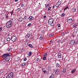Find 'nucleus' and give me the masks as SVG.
Returning a JSON list of instances; mask_svg holds the SVG:
<instances>
[{
    "mask_svg": "<svg viewBox=\"0 0 78 78\" xmlns=\"http://www.w3.org/2000/svg\"><path fill=\"white\" fill-rule=\"evenodd\" d=\"M12 25V22L11 21H9L8 22L6 23V27L8 28H10Z\"/></svg>",
    "mask_w": 78,
    "mask_h": 78,
    "instance_id": "1",
    "label": "nucleus"
},
{
    "mask_svg": "<svg viewBox=\"0 0 78 78\" xmlns=\"http://www.w3.org/2000/svg\"><path fill=\"white\" fill-rule=\"evenodd\" d=\"M11 53L9 54H4L2 55V57H4L6 58V57H7V56H11Z\"/></svg>",
    "mask_w": 78,
    "mask_h": 78,
    "instance_id": "2",
    "label": "nucleus"
},
{
    "mask_svg": "<svg viewBox=\"0 0 78 78\" xmlns=\"http://www.w3.org/2000/svg\"><path fill=\"white\" fill-rule=\"evenodd\" d=\"M16 39H17V37L15 36H13L11 38V40L13 42H15Z\"/></svg>",
    "mask_w": 78,
    "mask_h": 78,
    "instance_id": "3",
    "label": "nucleus"
},
{
    "mask_svg": "<svg viewBox=\"0 0 78 78\" xmlns=\"http://www.w3.org/2000/svg\"><path fill=\"white\" fill-rule=\"evenodd\" d=\"M73 22V19H70L68 20V23H72Z\"/></svg>",
    "mask_w": 78,
    "mask_h": 78,
    "instance_id": "4",
    "label": "nucleus"
},
{
    "mask_svg": "<svg viewBox=\"0 0 78 78\" xmlns=\"http://www.w3.org/2000/svg\"><path fill=\"white\" fill-rule=\"evenodd\" d=\"M51 21H49L50 22V25H51V26H53V19H51Z\"/></svg>",
    "mask_w": 78,
    "mask_h": 78,
    "instance_id": "5",
    "label": "nucleus"
},
{
    "mask_svg": "<svg viewBox=\"0 0 78 78\" xmlns=\"http://www.w3.org/2000/svg\"><path fill=\"white\" fill-rule=\"evenodd\" d=\"M8 76V77H9V78H12V77L13 76V73H9V74Z\"/></svg>",
    "mask_w": 78,
    "mask_h": 78,
    "instance_id": "6",
    "label": "nucleus"
},
{
    "mask_svg": "<svg viewBox=\"0 0 78 78\" xmlns=\"http://www.w3.org/2000/svg\"><path fill=\"white\" fill-rule=\"evenodd\" d=\"M59 69H56V70L55 71V75H57V74H58V73H59Z\"/></svg>",
    "mask_w": 78,
    "mask_h": 78,
    "instance_id": "7",
    "label": "nucleus"
},
{
    "mask_svg": "<svg viewBox=\"0 0 78 78\" xmlns=\"http://www.w3.org/2000/svg\"><path fill=\"white\" fill-rule=\"evenodd\" d=\"M70 43L72 45H73L75 44V41L74 40H72L70 42Z\"/></svg>",
    "mask_w": 78,
    "mask_h": 78,
    "instance_id": "8",
    "label": "nucleus"
},
{
    "mask_svg": "<svg viewBox=\"0 0 78 78\" xmlns=\"http://www.w3.org/2000/svg\"><path fill=\"white\" fill-rule=\"evenodd\" d=\"M10 59V56H8V57H7L5 58V61L7 62H8L9 61Z\"/></svg>",
    "mask_w": 78,
    "mask_h": 78,
    "instance_id": "9",
    "label": "nucleus"
},
{
    "mask_svg": "<svg viewBox=\"0 0 78 78\" xmlns=\"http://www.w3.org/2000/svg\"><path fill=\"white\" fill-rule=\"evenodd\" d=\"M29 20H32L34 19V18L33 16H30L29 17Z\"/></svg>",
    "mask_w": 78,
    "mask_h": 78,
    "instance_id": "10",
    "label": "nucleus"
},
{
    "mask_svg": "<svg viewBox=\"0 0 78 78\" xmlns=\"http://www.w3.org/2000/svg\"><path fill=\"white\" fill-rule=\"evenodd\" d=\"M27 55L29 56H31V55H32V52H30L27 53Z\"/></svg>",
    "mask_w": 78,
    "mask_h": 78,
    "instance_id": "11",
    "label": "nucleus"
},
{
    "mask_svg": "<svg viewBox=\"0 0 78 78\" xmlns=\"http://www.w3.org/2000/svg\"><path fill=\"white\" fill-rule=\"evenodd\" d=\"M58 57L59 58H61V56H62V55L61 53H58Z\"/></svg>",
    "mask_w": 78,
    "mask_h": 78,
    "instance_id": "12",
    "label": "nucleus"
},
{
    "mask_svg": "<svg viewBox=\"0 0 78 78\" xmlns=\"http://www.w3.org/2000/svg\"><path fill=\"white\" fill-rule=\"evenodd\" d=\"M23 20V19L22 18H20L19 21V22H22Z\"/></svg>",
    "mask_w": 78,
    "mask_h": 78,
    "instance_id": "13",
    "label": "nucleus"
},
{
    "mask_svg": "<svg viewBox=\"0 0 78 78\" xmlns=\"http://www.w3.org/2000/svg\"><path fill=\"white\" fill-rule=\"evenodd\" d=\"M27 36L29 37H30V36H31V33L30 32H29L27 34Z\"/></svg>",
    "mask_w": 78,
    "mask_h": 78,
    "instance_id": "14",
    "label": "nucleus"
},
{
    "mask_svg": "<svg viewBox=\"0 0 78 78\" xmlns=\"http://www.w3.org/2000/svg\"><path fill=\"white\" fill-rule=\"evenodd\" d=\"M40 61V59H39V58H37L35 60V62L37 63L38 62H39Z\"/></svg>",
    "mask_w": 78,
    "mask_h": 78,
    "instance_id": "15",
    "label": "nucleus"
},
{
    "mask_svg": "<svg viewBox=\"0 0 78 78\" xmlns=\"http://www.w3.org/2000/svg\"><path fill=\"white\" fill-rule=\"evenodd\" d=\"M54 35V34H50L49 35V37H52V36H53Z\"/></svg>",
    "mask_w": 78,
    "mask_h": 78,
    "instance_id": "16",
    "label": "nucleus"
},
{
    "mask_svg": "<svg viewBox=\"0 0 78 78\" xmlns=\"http://www.w3.org/2000/svg\"><path fill=\"white\" fill-rule=\"evenodd\" d=\"M47 53H48V54H49V53H48V51L47 53H44V56H45V57L46 56H47Z\"/></svg>",
    "mask_w": 78,
    "mask_h": 78,
    "instance_id": "17",
    "label": "nucleus"
},
{
    "mask_svg": "<svg viewBox=\"0 0 78 78\" xmlns=\"http://www.w3.org/2000/svg\"><path fill=\"white\" fill-rule=\"evenodd\" d=\"M26 65L25 63H23L22 64L21 66L22 67H25Z\"/></svg>",
    "mask_w": 78,
    "mask_h": 78,
    "instance_id": "18",
    "label": "nucleus"
},
{
    "mask_svg": "<svg viewBox=\"0 0 78 78\" xmlns=\"http://www.w3.org/2000/svg\"><path fill=\"white\" fill-rule=\"evenodd\" d=\"M28 44V42H26L25 43L24 47H26V46H27Z\"/></svg>",
    "mask_w": 78,
    "mask_h": 78,
    "instance_id": "19",
    "label": "nucleus"
},
{
    "mask_svg": "<svg viewBox=\"0 0 78 78\" xmlns=\"http://www.w3.org/2000/svg\"><path fill=\"white\" fill-rule=\"evenodd\" d=\"M55 6L56 8H58V6H59V4L57 3L55 5Z\"/></svg>",
    "mask_w": 78,
    "mask_h": 78,
    "instance_id": "20",
    "label": "nucleus"
},
{
    "mask_svg": "<svg viewBox=\"0 0 78 78\" xmlns=\"http://www.w3.org/2000/svg\"><path fill=\"white\" fill-rule=\"evenodd\" d=\"M73 25H74V27H76L78 26V25L77 24V23H75Z\"/></svg>",
    "mask_w": 78,
    "mask_h": 78,
    "instance_id": "21",
    "label": "nucleus"
},
{
    "mask_svg": "<svg viewBox=\"0 0 78 78\" xmlns=\"http://www.w3.org/2000/svg\"><path fill=\"white\" fill-rule=\"evenodd\" d=\"M56 67H59V64L58 63H57L56 64Z\"/></svg>",
    "mask_w": 78,
    "mask_h": 78,
    "instance_id": "22",
    "label": "nucleus"
},
{
    "mask_svg": "<svg viewBox=\"0 0 78 78\" xmlns=\"http://www.w3.org/2000/svg\"><path fill=\"white\" fill-rule=\"evenodd\" d=\"M51 66H49V72H51Z\"/></svg>",
    "mask_w": 78,
    "mask_h": 78,
    "instance_id": "23",
    "label": "nucleus"
},
{
    "mask_svg": "<svg viewBox=\"0 0 78 78\" xmlns=\"http://www.w3.org/2000/svg\"><path fill=\"white\" fill-rule=\"evenodd\" d=\"M68 9V6L66 7L64 9V11H65L66 10H67V9Z\"/></svg>",
    "mask_w": 78,
    "mask_h": 78,
    "instance_id": "24",
    "label": "nucleus"
},
{
    "mask_svg": "<svg viewBox=\"0 0 78 78\" xmlns=\"http://www.w3.org/2000/svg\"><path fill=\"white\" fill-rule=\"evenodd\" d=\"M29 47H30V48H33V46L31 44H29Z\"/></svg>",
    "mask_w": 78,
    "mask_h": 78,
    "instance_id": "25",
    "label": "nucleus"
},
{
    "mask_svg": "<svg viewBox=\"0 0 78 78\" xmlns=\"http://www.w3.org/2000/svg\"><path fill=\"white\" fill-rule=\"evenodd\" d=\"M62 2L61 1H58V5H60L61 4Z\"/></svg>",
    "mask_w": 78,
    "mask_h": 78,
    "instance_id": "26",
    "label": "nucleus"
},
{
    "mask_svg": "<svg viewBox=\"0 0 78 78\" xmlns=\"http://www.w3.org/2000/svg\"><path fill=\"white\" fill-rule=\"evenodd\" d=\"M76 10V8H74L73 9V12H75Z\"/></svg>",
    "mask_w": 78,
    "mask_h": 78,
    "instance_id": "27",
    "label": "nucleus"
},
{
    "mask_svg": "<svg viewBox=\"0 0 78 78\" xmlns=\"http://www.w3.org/2000/svg\"><path fill=\"white\" fill-rule=\"evenodd\" d=\"M53 43V40H51L50 41V44H52Z\"/></svg>",
    "mask_w": 78,
    "mask_h": 78,
    "instance_id": "28",
    "label": "nucleus"
},
{
    "mask_svg": "<svg viewBox=\"0 0 78 78\" xmlns=\"http://www.w3.org/2000/svg\"><path fill=\"white\" fill-rule=\"evenodd\" d=\"M10 39H11V38H10L8 37L7 39V41H10Z\"/></svg>",
    "mask_w": 78,
    "mask_h": 78,
    "instance_id": "29",
    "label": "nucleus"
},
{
    "mask_svg": "<svg viewBox=\"0 0 78 78\" xmlns=\"http://www.w3.org/2000/svg\"><path fill=\"white\" fill-rule=\"evenodd\" d=\"M63 72L65 73L66 72V69H64L63 70Z\"/></svg>",
    "mask_w": 78,
    "mask_h": 78,
    "instance_id": "30",
    "label": "nucleus"
},
{
    "mask_svg": "<svg viewBox=\"0 0 78 78\" xmlns=\"http://www.w3.org/2000/svg\"><path fill=\"white\" fill-rule=\"evenodd\" d=\"M42 59L43 60H45V59H46V57H45L44 56L42 58Z\"/></svg>",
    "mask_w": 78,
    "mask_h": 78,
    "instance_id": "31",
    "label": "nucleus"
},
{
    "mask_svg": "<svg viewBox=\"0 0 78 78\" xmlns=\"http://www.w3.org/2000/svg\"><path fill=\"white\" fill-rule=\"evenodd\" d=\"M75 71L73 69L72 70L71 73H75Z\"/></svg>",
    "mask_w": 78,
    "mask_h": 78,
    "instance_id": "32",
    "label": "nucleus"
},
{
    "mask_svg": "<svg viewBox=\"0 0 78 78\" xmlns=\"http://www.w3.org/2000/svg\"><path fill=\"white\" fill-rule=\"evenodd\" d=\"M39 39H40V40H42V39H43V37H42L41 36Z\"/></svg>",
    "mask_w": 78,
    "mask_h": 78,
    "instance_id": "33",
    "label": "nucleus"
},
{
    "mask_svg": "<svg viewBox=\"0 0 78 78\" xmlns=\"http://www.w3.org/2000/svg\"><path fill=\"white\" fill-rule=\"evenodd\" d=\"M3 73V70L0 71V75L1 74H2V73Z\"/></svg>",
    "mask_w": 78,
    "mask_h": 78,
    "instance_id": "34",
    "label": "nucleus"
},
{
    "mask_svg": "<svg viewBox=\"0 0 78 78\" xmlns=\"http://www.w3.org/2000/svg\"><path fill=\"white\" fill-rule=\"evenodd\" d=\"M12 48H10L8 50V51H11V50H12Z\"/></svg>",
    "mask_w": 78,
    "mask_h": 78,
    "instance_id": "35",
    "label": "nucleus"
},
{
    "mask_svg": "<svg viewBox=\"0 0 78 78\" xmlns=\"http://www.w3.org/2000/svg\"><path fill=\"white\" fill-rule=\"evenodd\" d=\"M51 77V78H53L54 76H55L54 75L52 74V75L51 76H50Z\"/></svg>",
    "mask_w": 78,
    "mask_h": 78,
    "instance_id": "36",
    "label": "nucleus"
},
{
    "mask_svg": "<svg viewBox=\"0 0 78 78\" xmlns=\"http://www.w3.org/2000/svg\"><path fill=\"white\" fill-rule=\"evenodd\" d=\"M41 33H42V34H45V31H44V30H43L42 31Z\"/></svg>",
    "mask_w": 78,
    "mask_h": 78,
    "instance_id": "37",
    "label": "nucleus"
},
{
    "mask_svg": "<svg viewBox=\"0 0 78 78\" xmlns=\"http://www.w3.org/2000/svg\"><path fill=\"white\" fill-rule=\"evenodd\" d=\"M2 27H0V32H1V31H2Z\"/></svg>",
    "mask_w": 78,
    "mask_h": 78,
    "instance_id": "38",
    "label": "nucleus"
},
{
    "mask_svg": "<svg viewBox=\"0 0 78 78\" xmlns=\"http://www.w3.org/2000/svg\"><path fill=\"white\" fill-rule=\"evenodd\" d=\"M7 36H11V34H10V33H9L7 35Z\"/></svg>",
    "mask_w": 78,
    "mask_h": 78,
    "instance_id": "39",
    "label": "nucleus"
},
{
    "mask_svg": "<svg viewBox=\"0 0 78 78\" xmlns=\"http://www.w3.org/2000/svg\"><path fill=\"white\" fill-rule=\"evenodd\" d=\"M75 36H76V35H75V34L73 33V37H75Z\"/></svg>",
    "mask_w": 78,
    "mask_h": 78,
    "instance_id": "40",
    "label": "nucleus"
},
{
    "mask_svg": "<svg viewBox=\"0 0 78 78\" xmlns=\"http://www.w3.org/2000/svg\"><path fill=\"white\" fill-rule=\"evenodd\" d=\"M11 14V16H12V14H14V11H12Z\"/></svg>",
    "mask_w": 78,
    "mask_h": 78,
    "instance_id": "41",
    "label": "nucleus"
},
{
    "mask_svg": "<svg viewBox=\"0 0 78 78\" xmlns=\"http://www.w3.org/2000/svg\"><path fill=\"white\" fill-rule=\"evenodd\" d=\"M27 60V58H25L24 59V61H26Z\"/></svg>",
    "mask_w": 78,
    "mask_h": 78,
    "instance_id": "42",
    "label": "nucleus"
},
{
    "mask_svg": "<svg viewBox=\"0 0 78 78\" xmlns=\"http://www.w3.org/2000/svg\"><path fill=\"white\" fill-rule=\"evenodd\" d=\"M6 18H7V19H8V15L7 14H6Z\"/></svg>",
    "mask_w": 78,
    "mask_h": 78,
    "instance_id": "43",
    "label": "nucleus"
},
{
    "mask_svg": "<svg viewBox=\"0 0 78 78\" xmlns=\"http://www.w3.org/2000/svg\"><path fill=\"white\" fill-rule=\"evenodd\" d=\"M74 31L75 32V33H77V32H78V30H74Z\"/></svg>",
    "mask_w": 78,
    "mask_h": 78,
    "instance_id": "44",
    "label": "nucleus"
},
{
    "mask_svg": "<svg viewBox=\"0 0 78 78\" xmlns=\"http://www.w3.org/2000/svg\"><path fill=\"white\" fill-rule=\"evenodd\" d=\"M31 23H30L28 24L27 26H31Z\"/></svg>",
    "mask_w": 78,
    "mask_h": 78,
    "instance_id": "45",
    "label": "nucleus"
},
{
    "mask_svg": "<svg viewBox=\"0 0 78 78\" xmlns=\"http://www.w3.org/2000/svg\"><path fill=\"white\" fill-rule=\"evenodd\" d=\"M26 38H29V37H28V36H27V34L26 35Z\"/></svg>",
    "mask_w": 78,
    "mask_h": 78,
    "instance_id": "46",
    "label": "nucleus"
},
{
    "mask_svg": "<svg viewBox=\"0 0 78 78\" xmlns=\"http://www.w3.org/2000/svg\"><path fill=\"white\" fill-rule=\"evenodd\" d=\"M62 35L63 36H64V32H62Z\"/></svg>",
    "mask_w": 78,
    "mask_h": 78,
    "instance_id": "47",
    "label": "nucleus"
},
{
    "mask_svg": "<svg viewBox=\"0 0 78 78\" xmlns=\"http://www.w3.org/2000/svg\"><path fill=\"white\" fill-rule=\"evenodd\" d=\"M58 27H61V25H60V24H58Z\"/></svg>",
    "mask_w": 78,
    "mask_h": 78,
    "instance_id": "48",
    "label": "nucleus"
},
{
    "mask_svg": "<svg viewBox=\"0 0 78 78\" xmlns=\"http://www.w3.org/2000/svg\"><path fill=\"white\" fill-rule=\"evenodd\" d=\"M42 71H43V72L44 73H45V72H46V71L45 70H44V69H42Z\"/></svg>",
    "mask_w": 78,
    "mask_h": 78,
    "instance_id": "49",
    "label": "nucleus"
},
{
    "mask_svg": "<svg viewBox=\"0 0 78 78\" xmlns=\"http://www.w3.org/2000/svg\"><path fill=\"white\" fill-rule=\"evenodd\" d=\"M65 15L64 14H62V17H64V15Z\"/></svg>",
    "mask_w": 78,
    "mask_h": 78,
    "instance_id": "50",
    "label": "nucleus"
},
{
    "mask_svg": "<svg viewBox=\"0 0 78 78\" xmlns=\"http://www.w3.org/2000/svg\"><path fill=\"white\" fill-rule=\"evenodd\" d=\"M17 10L18 11H20V8H18L17 9Z\"/></svg>",
    "mask_w": 78,
    "mask_h": 78,
    "instance_id": "51",
    "label": "nucleus"
},
{
    "mask_svg": "<svg viewBox=\"0 0 78 78\" xmlns=\"http://www.w3.org/2000/svg\"><path fill=\"white\" fill-rule=\"evenodd\" d=\"M60 41H61V40H59L58 41H57V42L58 43H59V42H60Z\"/></svg>",
    "mask_w": 78,
    "mask_h": 78,
    "instance_id": "52",
    "label": "nucleus"
},
{
    "mask_svg": "<svg viewBox=\"0 0 78 78\" xmlns=\"http://www.w3.org/2000/svg\"><path fill=\"white\" fill-rule=\"evenodd\" d=\"M24 6V4H22V5H21V6L22 7H23V6Z\"/></svg>",
    "mask_w": 78,
    "mask_h": 78,
    "instance_id": "53",
    "label": "nucleus"
},
{
    "mask_svg": "<svg viewBox=\"0 0 78 78\" xmlns=\"http://www.w3.org/2000/svg\"><path fill=\"white\" fill-rule=\"evenodd\" d=\"M75 30H78V28L76 27V28H75Z\"/></svg>",
    "mask_w": 78,
    "mask_h": 78,
    "instance_id": "54",
    "label": "nucleus"
},
{
    "mask_svg": "<svg viewBox=\"0 0 78 78\" xmlns=\"http://www.w3.org/2000/svg\"><path fill=\"white\" fill-rule=\"evenodd\" d=\"M46 8H48V5H47L46 6Z\"/></svg>",
    "mask_w": 78,
    "mask_h": 78,
    "instance_id": "55",
    "label": "nucleus"
},
{
    "mask_svg": "<svg viewBox=\"0 0 78 78\" xmlns=\"http://www.w3.org/2000/svg\"><path fill=\"white\" fill-rule=\"evenodd\" d=\"M19 1V0H15V2H18Z\"/></svg>",
    "mask_w": 78,
    "mask_h": 78,
    "instance_id": "56",
    "label": "nucleus"
},
{
    "mask_svg": "<svg viewBox=\"0 0 78 78\" xmlns=\"http://www.w3.org/2000/svg\"><path fill=\"white\" fill-rule=\"evenodd\" d=\"M53 19V18H50L49 19V21H51V19Z\"/></svg>",
    "mask_w": 78,
    "mask_h": 78,
    "instance_id": "57",
    "label": "nucleus"
},
{
    "mask_svg": "<svg viewBox=\"0 0 78 78\" xmlns=\"http://www.w3.org/2000/svg\"><path fill=\"white\" fill-rule=\"evenodd\" d=\"M24 18L26 20H27V17H26V16H24Z\"/></svg>",
    "mask_w": 78,
    "mask_h": 78,
    "instance_id": "58",
    "label": "nucleus"
},
{
    "mask_svg": "<svg viewBox=\"0 0 78 78\" xmlns=\"http://www.w3.org/2000/svg\"><path fill=\"white\" fill-rule=\"evenodd\" d=\"M73 70H75V71L76 70V68H74V69Z\"/></svg>",
    "mask_w": 78,
    "mask_h": 78,
    "instance_id": "59",
    "label": "nucleus"
},
{
    "mask_svg": "<svg viewBox=\"0 0 78 78\" xmlns=\"http://www.w3.org/2000/svg\"><path fill=\"white\" fill-rule=\"evenodd\" d=\"M44 19H45V18H46V16L44 15Z\"/></svg>",
    "mask_w": 78,
    "mask_h": 78,
    "instance_id": "60",
    "label": "nucleus"
},
{
    "mask_svg": "<svg viewBox=\"0 0 78 78\" xmlns=\"http://www.w3.org/2000/svg\"><path fill=\"white\" fill-rule=\"evenodd\" d=\"M55 5H54L53 7V9H54V8H55Z\"/></svg>",
    "mask_w": 78,
    "mask_h": 78,
    "instance_id": "61",
    "label": "nucleus"
},
{
    "mask_svg": "<svg viewBox=\"0 0 78 78\" xmlns=\"http://www.w3.org/2000/svg\"><path fill=\"white\" fill-rule=\"evenodd\" d=\"M51 7H49V10H50V9H51Z\"/></svg>",
    "mask_w": 78,
    "mask_h": 78,
    "instance_id": "62",
    "label": "nucleus"
},
{
    "mask_svg": "<svg viewBox=\"0 0 78 78\" xmlns=\"http://www.w3.org/2000/svg\"><path fill=\"white\" fill-rule=\"evenodd\" d=\"M5 16H6V14H5Z\"/></svg>",
    "mask_w": 78,
    "mask_h": 78,
    "instance_id": "63",
    "label": "nucleus"
},
{
    "mask_svg": "<svg viewBox=\"0 0 78 78\" xmlns=\"http://www.w3.org/2000/svg\"><path fill=\"white\" fill-rule=\"evenodd\" d=\"M2 19H5V18H4V17H2Z\"/></svg>",
    "mask_w": 78,
    "mask_h": 78,
    "instance_id": "64",
    "label": "nucleus"
}]
</instances>
